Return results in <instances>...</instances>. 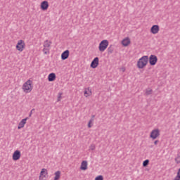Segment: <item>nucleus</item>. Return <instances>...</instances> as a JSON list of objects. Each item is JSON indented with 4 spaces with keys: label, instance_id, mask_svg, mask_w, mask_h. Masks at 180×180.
Segmentation results:
<instances>
[{
    "label": "nucleus",
    "instance_id": "obj_1",
    "mask_svg": "<svg viewBox=\"0 0 180 180\" xmlns=\"http://www.w3.org/2000/svg\"><path fill=\"white\" fill-rule=\"evenodd\" d=\"M21 89L23 94H30L33 91V80L32 79H27L23 83Z\"/></svg>",
    "mask_w": 180,
    "mask_h": 180
},
{
    "label": "nucleus",
    "instance_id": "obj_2",
    "mask_svg": "<svg viewBox=\"0 0 180 180\" xmlns=\"http://www.w3.org/2000/svg\"><path fill=\"white\" fill-rule=\"evenodd\" d=\"M148 65V56H141L136 62V67L139 70H144Z\"/></svg>",
    "mask_w": 180,
    "mask_h": 180
},
{
    "label": "nucleus",
    "instance_id": "obj_3",
    "mask_svg": "<svg viewBox=\"0 0 180 180\" xmlns=\"http://www.w3.org/2000/svg\"><path fill=\"white\" fill-rule=\"evenodd\" d=\"M51 44L52 42L51 40L46 39L44 41L43 43V53L44 54H45L46 56L50 54V50L51 49Z\"/></svg>",
    "mask_w": 180,
    "mask_h": 180
},
{
    "label": "nucleus",
    "instance_id": "obj_4",
    "mask_svg": "<svg viewBox=\"0 0 180 180\" xmlns=\"http://www.w3.org/2000/svg\"><path fill=\"white\" fill-rule=\"evenodd\" d=\"M109 47V41L108 39H103L98 44V50L100 53H103Z\"/></svg>",
    "mask_w": 180,
    "mask_h": 180
},
{
    "label": "nucleus",
    "instance_id": "obj_5",
    "mask_svg": "<svg viewBox=\"0 0 180 180\" xmlns=\"http://www.w3.org/2000/svg\"><path fill=\"white\" fill-rule=\"evenodd\" d=\"M26 49V42H25V40L20 39L17 41L15 45V50L17 51H19L20 53H22L25 49Z\"/></svg>",
    "mask_w": 180,
    "mask_h": 180
},
{
    "label": "nucleus",
    "instance_id": "obj_6",
    "mask_svg": "<svg viewBox=\"0 0 180 180\" xmlns=\"http://www.w3.org/2000/svg\"><path fill=\"white\" fill-rule=\"evenodd\" d=\"M161 134V131L158 128L153 129L150 133V139H152V140H155L160 137Z\"/></svg>",
    "mask_w": 180,
    "mask_h": 180
},
{
    "label": "nucleus",
    "instance_id": "obj_7",
    "mask_svg": "<svg viewBox=\"0 0 180 180\" xmlns=\"http://www.w3.org/2000/svg\"><path fill=\"white\" fill-rule=\"evenodd\" d=\"M47 176H49V170L46 168L41 169L39 173V180H46Z\"/></svg>",
    "mask_w": 180,
    "mask_h": 180
},
{
    "label": "nucleus",
    "instance_id": "obj_8",
    "mask_svg": "<svg viewBox=\"0 0 180 180\" xmlns=\"http://www.w3.org/2000/svg\"><path fill=\"white\" fill-rule=\"evenodd\" d=\"M122 47H129L131 44V39L129 37H126L121 41Z\"/></svg>",
    "mask_w": 180,
    "mask_h": 180
},
{
    "label": "nucleus",
    "instance_id": "obj_9",
    "mask_svg": "<svg viewBox=\"0 0 180 180\" xmlns=\"http://www.w3.org/2000/svg\"><path fill=\"white\" fill-rule=\"evenodd\" d=\"M84 98H91L92 96V89L91 87H85L83 90Z\"/></svg>",
    "mask_w": 180,
    "mask_h": 180
},
{
    "label": "nucleus",
    "instance_id": "obj_10",
    "mask_svg": "<svg viewBox=\"0 0 180 180\" xmlns=\"http://www.w3.org/2000/svg\"><path fill=\"white\" fill-rule=\"evenodd\" d=\"M150 65H155L158 61V58L155 55H150L148 58Z\"/></svg>",
    "mask_w": 180,
    "mask_h": 180
},
{
    "label": "nucleus",
    "instance_id": "obj_11",
    "mask_svg": "<svg viewBox=\"0 0 180 180\" xmlns=\"http://www.w3.org/2000/svg\"><path fill=\"white\" fill-rule=\"evenodd\" d=\"M20 157H22V153H20V150H15L12 155L13 161H18V160H20Z\"/></svg>",
    "mask_w": 180,
    "mask_h": 180
},
{
    "label": "nucleus",
    "instance_id": "obj_12",
    "mask_svg": "<svg viewBox=\"0 0 180 180\" xmlns=\"http://www.w3.org/2000/svg\"><path fill=\"white\" fill-rule=\"evenodd\" d=\"M150 33H151V34H158V33H160V25H153L150 29Z\"/></svg>",
    "mask_w": 180,
    "mask_h": 180
},
{
    "label": "nucleus",
    "instance_id": "obj_13",
    "mask_svg": "<svg viewBox=\"0 0 180 180\" xmlns=\"http://www.w3.org/2000/svg\"><path fill=\"white\" fill-rule=\"evenodd\" d=\"M98 65H99V58L96 57L91 61L90 67H91V68L95 69V68H98Z\"/></svg>",
    "mask_w": 180,
    "mask_h": 180
},
{
    "label": "nucleus",
    "instance_id": "obj_14",
    "mask_svg": "<svg viewBox=\"0 0 180 180\" xmlns=\"http://www.w3.org/2000/svg\"><path fill=\"white\" fill-rule=\"evenodd\" d=\"M49 1H43L40 4L41 11H47V9H49Z\"/></svg>",
    "mask_w": 180,
    "mask_h": 180
},
{
    "label": "nucleus",
    "instance_id": "obj_15",
    "mask_svg": "<svg viewBox=\"0 0 180 180\" xmlns=\"http://www.w3.org/2000/svg\"><path fill=\"white\" fill-rule=\"evenodd\" d=\"M79 169L81 171H86V169H88V161L86 160L82 161L80 164Z\"/></svg>",
    "mask_w": 180,
    "mask_h": 180
},
{
    "label": "nucleus",
    "instance_id": "obj_16",
    "mask_svg": "<svg viewBox=\"0 0 180 180\" xmlns=\"http://www.w3.org/2000/svg\"><path fill=\"white\" fill-rule=\"evenodd\" d=\"M70 57V50H65L60 55V58L63 60H67Z\"/></svg>",
    "mask_w": 180,
    "mask_h": 180
},
{
    "label": "nucleus",
    "instance_id": "obj_17",
    "mask_svg": "<svg viewBox=\"0 0 180 180\" xmlns=\"http://www.w3.org/2000/svg\"><path fill=\"white\" fill-rule=\"evenodd\" d=\"M27 117L22 119L18 125V129L20 130V129H23V127H25V125L26 124L27 122Z\"/></svg>",
    "mask_w": 180,
    "mask_h": 180
},
{
    "label": "nucleus",
    "instance_id": "obj_18",
    "mask_svg": "<svg viewBox=\"0 0 180 180\" xmlns=\"http://www.w3.org/2000/svg\"><path fill=\"white\" fill-rule=\"evenodd\" d=\"M57 78V76L56 75V73H50L49 75H48V81L49 82H53V81H56Z\"/></svg>",
    "mask_w": 180,
    "mask_h": 180
},
{
    "label": "nucleus",
    "instance_id": "obj_19",
    "mask_svg": "<svg viewBox=\"0 0 180 180\" xmlns=\"http://www.w3.org/2000/svg\"><path fill=\"white\" fill-rule=\"evenodd\" d=\"M60 178H61V171L58 170V171L55 172L53 180H60Z\"/></svg>",
    "mask_w": 180,
    "mask_h": 180
},
{
    "label": "nucleus",
    "instance_id": "obj_20",
    "mask_svg": "<svg viewBox=\"0 0 180 180\" xmlns=\"http://www.w3.org/2000/svg\"><path fill=\"white\" fill-rule=\"evenodd\" d=\"M174 161H175L176 164H180V152H179L176 154V156L174 158Z\"/></svg>",
    "mask_w": 180,
    "mask_h": 180
},
{
    "label": "nucleus",
    "instance_id": "obj_21",
    "mask_svg": "<svg viewBox=\"0 0 180 180\" xmlns=\"http://www.w3.org/2000/svg\"><path fill=\"white\" fill-rule=\"evenodd\" d=\"M96 149V146L94 143H91L89 146V151H95Z\"/></svg>",
    "mask_w": 180,
    "mask_h": 180
},
{
    "label": "nucleus",
    "instance_id": "obj_22",
    "mask_svg": "<svg viewBox=\"0 0 180 180\" xmlns=\"http://www.w3.org/2000/svg\"><path fill=\"white\" fill-rule=\"evenodd\" d=\"M89 129H91L94 126V118H91L89 120L88 124H87Z\"/></svg>",
    "mask_w": 180,
    "mask_h": 180
},
{
    "label": "nucleus",
    "instance_id": "obj_23",
    "mask_svg": "<svg viewBox=\"0 0 180 180\" xmlns=\"http://www.w3.org/2000/svg\"><path fill=\"white\" fill-rule=\"evenodd\" d=\"M62 98H63V93H62V92H59V93L58 94V97H57V101H58V102H60Z\"/></svg>",
    "mask_w": 180,
    "mask_h": 180
},
{
    "label": "nucleus",
    "instance_id": "obj_24",
    "mask_svg": "<svg viewBox=\"0 0 180 180\" xmlns=\"http://www.w3.org/2000/svg\"><path fill=\"white\" fill-rule=\"evenodd\" d=\"M153 94V89H147L145 91V95H151Z\"/></svg>",
    "mask_w": 180,
    "mask_h": 180
},
{
    "label": "nucleus",
    "instance_id": "obj_25",
    "mask_svg": "<svg viewBox=\"0 0 180 180\" xmlns=\"http://www.w3.org/2000/svg\"><path fill=\"white\" fill-rule=\"evenodd\" d=\"M150 164V160H146L143 162V167H147Z\"/></svg>",
    "mask_w": 180,
    "mask_h": 180
},
{
    "label": "nucleus",
    "instance_id": "obj_26",
    "mask_svg": "<svg viewBox=\"0 0 180 180\" xmlns=\"http://www.w3.org/2000/svg\"><path fill=\"white\" fill-rule=\"evenodd\" d=\"M94 180H103V176L102 175H98L95 177Z\"/></svg>",
    "mask_w": 180,
    "mask_h": 180
},
{
    "label": "nucleus",
    "instance_id": "obj_27",
    "mask_svg": "<svg viewBox=\"0 0 180 180\" xmlns=\"http://www.w3.org/2000/svg\"><path fill=\"white\" fill-rule=\"evenodd\" d=\"M108 53H110V54H112V53H113V49L110 47L108 48Z\"/></svg>",
    "mask_w": 180,
    "mask_h": 180
},
{
    "label": "nucleus",
    "instance_id": "obj_28",
    "mask_svg": "<svg viewBox=\"0 0 180 180\" xmlns=\"http://www.w3.org/2000/svg\"><path fill=\"white\" fill-rule=\"evenodd\" d=\"M158 143H160V141L155 140V141H154L155 146H157V144H158Z\"/></svg>",
    "mask_w": 180,
    "mask_h": 180
},
{
    "label": "nucleus",
    "instance_id": "obj_29",
    "mask_svg": "<svg viewBox=\"0 0 180 180\" xmlns=\"http://www.w3.org/2000/svg\"><path fill=\"white\" fill-rule=\"evenodd\" d=\"M121 71H122V72H124V71H126V68H121Z\"/></svg>",
    "mask_w": 180,
    "mask_h": 180
},
{
    "label": "nucleus",
    "instance_id": "obj_30",
    "mask_svg": "<svg viewBox=\"0 0 180 180\" xmlns=\"http://www.w3.org/2000/svg\"><path fill=\"white\" fill-rule=\"evenodd\" d=\"M32 110H31V112L30 114V117L32 116Z\"/></svg>",
    "mask_w": 180,
    "mask_h": 180
}]
</instances>
